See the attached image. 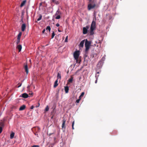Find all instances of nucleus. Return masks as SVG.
<instances>
[{"label":"nucleus","instance_id":"nucleus-1","mask_svg":"<svg viewBox=\"0 0 147 147\" xmlns=\"http://www.w3.org/2000/svg\"><path fill=\"white\" fill-rule=\"evenodd\" d=\"M85 53L86 54H87L88 53V51L89 50L91 44V41H88L86 39L85 40Z\"/></svg>","mask_w":147,"mask_h":147},{"label":"nucleus","instance_id":"nucleus-2","mask_svg":"<svg viewBox=\"0 0 147 147\" xmlns=\"http://www.w3.org/2000/svg\"><path fill=\"white\" fill-rule=\"evenodd\" d=\"M79 55V51H76L74 52V56L75 59L76 60V63H80V61L78 60V58Z\"/></svg>","mask_w":147,"mask_h":147},{"label":"nucleus","instance_id":"nucleus-3","mask_svg":"<svg viewBox=\"0 0 147 147\" xmlns=\"http://www.w3.org/2000/svg\"><path fill=\"white\" fill-rule=\"evenodd\" d=\"M95 3L92 4V3H89L88 5V10H90L94 8L96 6Z\"/></svg>","mask_w":147,"mask_h":147},{"label":"nucleus","instance_id":"nucleus-4","mask_svg":"<svg viewBox=\"0 0 147 147\" xmlns=\"http://www.w3.org/2000/svg\"><path fill=\"white\" fill-rule=\"evenodd\" d=\"M89 27L87 26L86 27H84L83 29V33L84 34H86L87 33L88 29Z\"/></svg>","mask_w":147,"mask_h":147},{"label":"nucleus","instance_id":"nucleus-5","mask_svg":"<svg viewBox=\"0 0 147 147\" xmlns=\"http://www.w3.org/2000/svg\"><path fill=\"white\" fill-rule=\"evenodd\" d=\"M95 25L96 22L94 21V20H93L91 25L90 28H92L95 29L96 27Z\"/></svg>","mask_w":147,"mask_h":147},{"label":"nucleus","instance_id":"nucleus-6","mask_svg":"<svg viewBox=\"0 0 147 147\" xmlns=\"http://www.w3.org/2000/svg\"><path fill=\"white\" fill-rule=\"evenodd\" d=\"M66 120H65L64 119H63V123L62 124V129H64V130L65 129V123L66 122Z\"/></svg>","mask_w":147,"mask_h":147},{"label":"nucleus","instance_id":"nucleus-7","mask_svg":"<svg viewBox=\"0 0 147 147\" xmlns=\"http://www.w3.org/2000/svg\"><path fill=\"white\" fill-rule=\"evenodd\" d=\"M24 68L25 69V71L26 72L27 74L28 72V68L27 64H26L24 65Z\"/></svg>","mask_w":147,"mask_h":147},{"label":"nucleus","instance_id":"nucleus-8","mask_svg":"<svg viewBox=\"0 0 147 147\" xmlns=\"http://www.w3.org/2000/svg\"><path fill=\"white\" fill-rule=\"evenodd\" d=\"M26 25L25 24H23L22 25L21 28L22 31H24L26 28Z\"/></svg>","mask_w":147,"mask_h":147},{"label":"nucleus","instance_id":"nucleus-9","mask_svg":"<svg viewBox=\"0 0 147 147\" xmlns=\"http://www.w3.org/2000/svg\"><path fill=\"white\" fill-rule=\"evenodd\" d=\"M61 14V12L58 9L57 11L56 12L55 15L54 16H56L58 15H60Z\"/></svg>","mask_w":147,"mask_h":147},{"label":"nucleus","instance_id":"nucleus-10","mask_svg":"<svg viewBox=\"0 0 147 147\" xmlns=\"http://www.w3.org/2000/svg\"><path fill=\"white\" fill-rule=\"evenodd\" d=\"M85 40H82L81 41V42H80V45H79L80 47H83L84 42V41Z\"/></svg>","mask_w":147,"mask_h":147},{"label":"nucleus","instance_id":"nucleus-11","mask_svg":"<svg viewBox=\"0 0 147 147\" xmlns=\"http://www.w3.org/2000/svg\"><path fill=\"white\" fill-rule=\"evenodd\" d=\"M22 97L24 98H26L28 97V95L27 94L24 93L22 94Z\"/></svg>","mask_w":147,"mask_h":147},{"label":"nucleus","instance_id":"nucleus-12","mask_svg":"<svg viewBox=\"0 0 147 147\" xmlns=\"http://www.w3.org/2000/svg\"><path fill=\"white\" fill-rule=\"evenodd\" d=\"M26 106L24 105H23L20 107L19 110L20 111H22L24 110Z\"/></svg>","mask_w":147,"mask_h":147},{"label":"nucleus","instance_id":"nucleus-13","mask_svg":"<svg viewBox=\"0 0 147 147\" xmlns=\"http://www.w3.org/2000/svg\"><path fill=\"white\" fill-rule=\"evenodd\" d=\"M22 47L20 45H18L17 47V48L19 50V52H20L21 50Z\"/></svg>","mask_w":147,"mask_h":147},{"label":"nucleus","instance_id":"nucleus-14","mask_svg":"<svg viewBox=\"0 0 147 147\" xmlns=\"http://www.w3.org/2000/svg\"><path fill=\"white\" fill-rule=\"evenodd\" d=\"M58 79H57L55 82L53 87L54 88H56L58 85Z\"/></svg>","mask_w":147,"mask_h":147},{"label":"nucleus","instance_id":"nucleus-15","mask_svg":"<svg viewBox=\"0 0 147 147\" xmlns=\"http://www.w3.org/2000/svg\"><path fill=\"white\" fill-rule=\"evenodd\" d=\"M65 90L66 93H67L68 92L69 88L68 86L65 87Z\"/></svg>","mask_w":147,"mask_h":147},{"label":"nucleus","instance_id":"nucleus-16","mask_svg":"<svg viewBox=\"0 0 147 147\" xmlns=\"http://www.w3.org/2000/svg\"><path fill=\"white\" fill-rule=\"evenodd\" d=\"M52 2L56 4H59V2L57 0H51Z\"/></svg>","mask_w":147,"mask_h":147},{"label":"nucleus","instance_id":"nucleus-17","mask_svg":"<svg viewBox=\"0 0 147 147\" xmlns=\"http://www.w3.org/2000/svg\"><path fill=\"white\" fill-rule=\"evenodd\" d=\"M94 29L92 28H90V35H92L94 34V32H93Z\"/></svg>","mask_w":147,"mask_h":147},{"label":"nucleus","instance_id":"nucleus-18","mask_svg":"<svg viewBox=\"0 0 147 147\" xmlns=\"http://www.w3.org/2000/svg\"><path fill=\"white\" fill-rule=\"evenodd\" d=\"M15 133L13 132H12L10 134V138L11 139H13Z\"/></svg>","mask_w":147,"mask_h":147},{"label":"nucleus","instance_id":"nucleus-19","mask_svg":"<svg viewBox=\"0 0 147 147\" xmlns=\"http://www.w3.org/2000/svg\"><path fill=\"white\" fill-rule=\"evenodd\" d=\"M22 33L21 32H19V34H18V37H17V39H20L21 36L22 35Z\"/></svg>","mask_w":147,"mask_h":147},{"label":"nucleus","instance_id":"nucleus-20","mask_svg":"<svg viewBox=\"0 0 147 147\" xmlns=\"http://www.w3.org/2000/svg\"><path fill=\"white\" fill-rule=\"evenodd\" d=\"M73 78L71 76V78L69 79L68 80V82L70 83H72V82Z\"/></svg>","mask_w":147,"mask_h":147},{"label":"nucleus","instance_id":"nucleus-21","mask_svg":"<svg viewBox=\"0 0 147 147\" xmlns=\"http://www.w3.org/2000/svg\"><path fill=\"white\" fill-rule=\"evenodd\" d=\"M26 2V1H23L20 5V6L21 7H22L25 4Z\"/></svg>","mask_w":147,"mask_h":147},{"label":"nucleus","instance_id":"nucleus-22","mask_svg":"<svg viewBox=\"0 0 147 147\" xmlns=\"http://www.w3.org/2000/svg\"><path fill=\"white\" fill-rule=\"evenodd\" d=\"M57 78L58 80L59 78L60 79L61 78V76L60 73H59V72L58 73L57 75Z\"/></svg>","mask_w":147,"mask_h":147},{"label":"nucleus","instance_id":"nucleus-23","mask_svg":"<svg viewBox=\"0 0 147 147\" xmlns=\"http://www.w3.org/2000/svg\"><path fill=\"white\" fill-rule=\"evenodd\" d=\"M42 16L41 14L39 15V17L37 19V21H39L42 18Z\"/></svg>","mask_w":147,"mask_h":147},{"label":"nucleus","instance_id":"nucleus-24","mask_svg":"<svg viewBox=\"0 0 147 147\" xmlns=\"http://www.w3.org/2000/svg\"><path fill=\"white\" fill-rule=\"evenodd\" d=\"M51 30V27L49 26H47L46 28V30H48L49 31V32H50V31Z\"/></svg>","mask_w":147,"mask_h":147},{"label":"nucleus","instance_id":"nucleus-25","mask_svg":"<svg viewBox=\"0 0 147 147\" xmlns=\"http://www.w3.org/2000/svg\"><path fill=\"white\" fill-rule=\"evenodd\" d=\"M49 108L48 106L47 105V106L46 108L45 109V111H49Z\"/></svg>","mask_w":147,"mask_h":147},{"label":"nucleus","instance_id":"nucleus-26","mask_svg":"<svg viewBox=\"0 0 147 147\" xmlns=\"http://www.w3.org/2000/svg\"><path fill=\"white\" fill-rule=\"evenodd\" d=\"M55 16V18L56 19H59L61 18L60 15H58Z\"/></svg>","mask_w":147,"mask_h":147},{"label":"nucleus","instance_id":"nucleus-27","mask_svg":"<svg viewBox=\"0 0 147 147\" xmlns=\"http://www.w3.org/2000/svg\"><path fill=\"white\" fill-rule=\"evenodd\" d=\"M84 92H82L81 93L80 95L79 96V98H81V97H82L84 95Z\"/></svg>","mask_w":147,"mask_h":147},{"label":"nucleus","instance_id":"nucleus-28","mask_svg":"<svg viewBox=\"0 0 147 147\" xmlns=\"http://www.w3.org/2000/svg\"><path fill=\"white\" fill-rule=\"evenodd\" d=\"M55 35V33L54 32H53L52 33V34L51 38H54Z\"/></svg>","mask_w":147,"mask_h":147},{"label":"nucleus","instance_id":"nucleus-29","mask_svg":"<svg viewBox=\"0 0 147 147\" xmlns=\"http://www.w3.org/2000/svg\"><path fill=\"white\" fill-rule=\"evenodd\" d=\"M81 98L79 97V98L76 100V102L77 103H78L79 102V101L80 100H81Z\"/></svg>","mask_w":147,"mask_h":147},{"label":"nucleus","instance_id":"nucleus-30","mask_svg":"<svg viewBox=\"0 0 147 147\" xmlns=\"http://www.w3.org/2000/svg\"><path fill=\"white\" fill-rule=\"evenodd\" d=\"M22 84V83H18V86H17V87L18 88L20 87L21 86Z\"/></svg>","mask_w":147,"mask_h":147},{"label":"nucleus","instance_id":"nucleus-31","mask_svg":"<svg viewBox=\"0 0 147 147\" xmlns=\"http://www.w3.org/2000/svg\"><path fill=\"white\" fill-rule=\"evenodd\" d=\"M74 121L73 122H72V129H74Z\"/></svg>","mask_w":147,"mask_h":147},{"label":"nucleus","instance_id":"nucleus-32","mask_svg":"<svg viewBox=\"0 0 147 147\" xmlns=\"http://www.w3.org/2000/svg\"><path fill=\"white\" fill-rule=\"evenodd\" d=\"M20 39H17V41L16 42L17 44H18L20 42Z\"/></svg>","mask_w":147,"mask_h":147},{"label":"nucleus","instance_id":"nucleus-33","mask_svg":"<svg viewBox=\"0 0 147 147\" xmlns=\"http://www.w3.org/2000/svg\"><path fill=\"white\" fill-rule=\"evenodd\" d=\"M99 76V75L98 74H96L95 77L96 79H98V78Z\"/></svg>","mask_w":147,"mask_h":147},{"label":"nucleus","instance_id":"nucleus-34","mask_svg":"<svg viewBox=\"0 0 147 147\" xmlns=\"http://www.w3.org/2000/svg\"><path fill=\"white\" fill-rule=\"evenodd\" d=\"M67 39H68V36H67L65 38V42H67Z\"/></svg>","mask_w":147,"mask_h":147},{"label":"nucleus","instance_id":"nucleus-35","mask_svg":"<svg viewBox=\"0 0 147 147\" xmlns=\"http://www.w3.org/2000/svg\"><path fill=\"white\" fill-rule=\"evenodd\" d=\"M2 131V128L1 127H0V134H1Z\"/></svg>","mask_w":147,"mask_h":147},{"label":"nucleus","instance_id":"nucleus-36","mask_svg":"<svg viewBox=\"0 0 147 147\" xmlns=\"http://www.w3.org/2000/svg\"><path fill=\"white\" fill-rule=\"evenodd\" d=\"M30 86H28V87H27V90H29V89H30Z\"/></svg>","mask_w":147,"mask_h":147},{"label":"nucleus","instance_id":"nucleus-37","mask_svg":"<svg viewBox=\"0 0 147 147\" xmlns=\"http://www.w3.org/2000/svg\"><path fill=\"white\" fill-rule=\"evenodd\" d=\"M56 26H57V27H59V26H60V25L59 24V23H57L56 25Z\"/></svg>","mask_w":147,"mask_h":147},{"label":"nucleus","instance_id":"nucleus-38","mask_svg":"<svg viewBox=\"0 0 147 147\" xmlns=\"http://www.w3.org/2000/svg\"><path fill=\"white\" fill-rule=\"evenodd\" d=\"M45 29H44L42 30V33L43 34L44 33V32H45Z\"/></svg>","mask_w":147,"mask_h":147},{"label":"nucleus","instance_id":"nucleus-39","mask_svg":"<svg viewBox=\"0 0 147 147\" xmlns=\"http://www.w3.org/2000/svg\"><path fill=\"white\" fill-rule=\"evenodd\" d=\"M34 107L33 105L32 106L30 107L31 109H33L34 108Z\"/></svg>","mask_w":147,"mask_h":147},{"label":"nucleus","instance_id":"nucleus-40","mask_svg":"<svg viewBox=\"0 0 147 147\" xmlns=\"http://www.w3.org/2000/svg\"><path fill=\"white\" fill-rule=\"evenodd\" d=\"M97 79H96V80L95 81V83H96L97 82Z\"/></svg>","mask_w":147,"mask_h":147},{"label":"nucleus","instance_id":"nucleus-41","mask_svg":"<svg viewBox=\"0 0 147 147\" xmlns=\"http://www.w3.org/2000/svg\"><path fill=\"white\" fill-rule=\"evenodd\" d=\"M89 3H91L92 0H89Z\"/></svg>","mask_w":147,"mask_h":147},{"label":"nucleus","instance_id":"nucleus-42","mask_svg":"<svg viewBox=\"0 0 147 147\" xmlns=\"http://www.w3.org/2000/svg\"><path fill=\"white\" fill-rule=\"evenodd\" d=\"M58 30L59 32H61V31L60 30H59V29H58Z\"/></svg>","mask_w":147,"mask_h":147},{"label":"nucleus","instance_id":"nucleus-43","mask_svg":"<svg viewBox=\"0 0 147 147\" xmlns=\"http://www.w3.org/2000/svg\"><path fill=\"white\" fill-rule=\"evenodd\" d=\"M34 134L36 135H38L37 133H34Z\"/></svg>","mask_w":147,"mask_h":147},{"label":"nucleus","instance_id":"nucleus-44","mask_svg":"<svg viewBox=\"0 0 147 147\" xmlns=\"http://www.w3.org/2000/svg\"><path fill=\"white\" fill-rule=\"evenodd\" d=\"M21 21L22 22H23V19H21Z\"/></svg>","mask_w":147,"mask_h":147},{"label":"nucleus","instance_id":"nucleus-45","mask_svg":"<svg viewBox=\"0 0 147 147\" xmlns=\"http://www.w3.org/2000/svg\"><path fill=\"white\" fill-rule=\"evenodd\" d=\"M99 72H97L96 74H99Z\"/></svg>","mask_w":147,"mask_h":147},{"label":"nucleus","instance_id":"nucleus-46","mask_svg":"<svg viewBox=\"0 0 147 147\" xmlns=\"http://www.w3.org/2000/svg\"><path fill=\"white\" fill-rule=\"evenodd\" d=\"M40 104L39 103H38V106H36V107H38L39 106Z\"/></svg>","mask_w":147,"mask_h":147},{"label":"nucleus","instance_id":"nucleus-47","mask_svg":"<svg viewBox=\"0 0 147 147\" xmlns=\"http://www.w3.org/2000/svg\"><path fill=\"white\" fill-rule=\"evenodd\" d=\"M37 128L38 129H39L38 127H37Z\"/></svg>","mask_w":147,"mask_h":147},{"label":"nucleus","instance_id":"nucleus-48","mask_svg":"<svg viewBox=\"0 0 147 147\" xmlns=\"http://www.w3.org/2000/svg\"><path fill=\"white\" fill-rule=\"evenodd\" d=\"M31 61V60H30V61Z\"/></svg>","mask_w":147,"mask_h":147}]
</instances>
